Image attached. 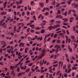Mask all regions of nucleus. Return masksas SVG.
<instances>
[{
	"mask_svg": "<svg viewBox=\"0 0 78 78\" xmlns=\"http://www.w3.org/2000/svg\"><path fill=\"white\" fill-rule=\"evenodd\" d=\"M30 11L27 12V16H29V15H30Z\"/></svg>",
	"mask_w": 78,
	"mask_h": 78,
	"instance_id": "56",
	"label": "nucleus"
},
{
	"mask_svg": "<svg viewBox=\"0 0 78 78\" xmlns=\"http://www.w3.org/2000/svg\"><path fill=\"white\" fill-rule=\"evenodd\" d=\"M62 20H65L64 21V22H67L68 21V19L67 18H66V19H62Z\"/></svg>",
	"mask_w": 78,
	"mask_h": 78,
	"instance_id": "16",
	"label": "nucleus"
},
{
	"mask_svg": "<svg viewBox=\"0 0 78 78\" xmlns=\"http://www.w3.org/2000/svg\"><path fill=\"white\" fill-rule=\"evenodd\" d=\"M30 68H28L26 70V72H27V73H28L30 72Z\"/></svg>",
	"mask_w": 78,
	"mask_h": 78,
	"instance_id": "24",
	"label": "nucleus"
},
{
	"mask_svg": "<svg viewBox=\"0 0 78 78\" xmlns=\"http://www.w3.org/2000/svg\"><path fill=\"white\" fill-rule=\"evenodd\" d=\"M23 2V1L22 0H21L20 1L19 3L20 4H21V3Z\"/></svg>",
	"mask_w": 78,
	"mask_h": 78,
	"instance_id": "59",
	"label": "nucleus"
},
{
	"mask_svg": "<svg viewBox=\"0 0 78 78\" xmlns=\"http://www.w3.org/2000/svg\"><path fill=\"white\" fill-rule=\"evenodd\" d=\"M33 64V63H31L28 65V66H29V67H31V66H32V65Z\"/></svg>",
	"mask_w": 78,
	"mask_h": 78,
	"instance_id": "27",
	"label": "nucleus"
},
{
	"mask_svg": "<svg viewBox=\"0 0 78 78\" xmlns=\"http://www.w3.org/2000/svg\"><path fill=\"white\" fill-rule=\"evenodd\" d=\"M61 30V29L60 28H58L56 29L55 31H59Z\"/></svg>",
	"mask_w": 78,
	"mask_h": 78,
	"instance_id": "43",
	"label": "nucleus"
},
{
	"mask_svg": "<svg viewBox=\"0 0 78 78\" xmlns=\"http://www.w3.org/2000/svg\"><path fill=\"white\" fill-rule=\"evenodd\" d=\"M7 3L8 2L6 1L3 3V5H4V8H5L6 7V4H7Z\"/></svg>",
	"mask_w": 78,
	"mask_h": 78,
	"instance_id": "10",
	"label": "nucleus"
},
{
	"mask_svg": "<svg viewBox=\"0 0 78 78\" xmlns=\"http://www.w3.org/2000/svg\"><path fill=\"white\" fill-rule=\"evenodd\" d=\"M25 72H21V73H20L18 74L17 76H22L23 75V74H25Z\"/></svg>",
	"mask_w": 78,
	"mask_h": 78,
	"instance_id": "5",
	"label": "nucleus"
},
{
	"mask_svg": "<svg viewBox=\"0 0 78 78\" xmlns=\"http://www.w3.org/2000/svg\"><path fill=\"white\" fill-rule=\"evenodd\" d=\"M17 8H18V9H20V8H21V5H19L17 6Z\"/></svg>",
	"mask_w": 78,
	"mask_h": 78,
	"instance_id": "40",
	"label": "nucleus"
},
{
	"mask_svg": "<svg viewBox=\"0 0 78 78\" xmlns=\"http://www.w3.org/2000/svg\"><path fill=\"white\" fill-rule=\"evenodd\" d=\"M62 32H63V33L64 34H66V31L65 30H62Z\"/></svg>",
	"mask_w": 78,
	"mask_h": 78,
	"instance_id": "36",
	"label": "nucleus"
},
{
	"mask_svg": "<svg viewBox=\"0 0 78 78\" xmlns=\"http://www.w3.org/2000/svg\"><path fill=\"white\" fill-rule=\"evenodd\" d=\"M45 53H43L41 55V57H43V56H44V55H45Z\"/></svg>",
	"mask_w": 78,
	"mask_h": 78,
	"instance_id": "48",
	"label": "nucleus"
},
{
	"mask_svg": "<svg viewBox=\"0 0 78 78\" xmlns=\"http://www.w3.org/2000/svg\"><path fill=\"white\" fill-rule=\"evenodd\" d=\"M42 16V14H41L39 15L38 17V19H40L41 18V17Z\"/></svg>",
	"mask_w": 78,
	"mask_h": 78,
	"instance_id": "55",
	"label": "nucleus"
},
{
	"mask_svg": "<svg viewBox=\"0 0 78 78\" xmlns=\"http://www.w3.org/2000/svg\"><path fill=\"white\" fill-rule=\"evenodd\" d=\"M71 71H72V69L69 68L68 70V72L67 73H70V72Z\"/></svg>",
	"mask_w": 78,
	"mask_h": 78,
	"instance_id": "20",
	"label": "nucleus"
},
{
	"mask_svg": "<svg viewBox=\"0 0 78 78\" xmlns=\"http://www.w3.org/2000/svg\"><path fill=\"white\" fill-rule=\"evenodd\" d=\"M36 33L37 34H40V32L39 31H37L36 32Z\"/></svg>",
	"mask_w": 78,
	"mask_h": 78,
	"instance_id": "63",
	"label": "nucleus"
},
{
	"mask_svg": "<svg viewBox=\"0 0 78 78\" xmlns=\"http://www.w3.org/2000/svg\"><path fill=\"white\" fill-rule=\"evenodd\" d=\"M35 14V12L33 11L30 13V15L33 16V15H34Z\"/></svg>",
	"mask_w": 78,
	"mask_h": 78,
	"instance_id": "29",
	"label": "nucleus"
},
{
	"mask_svg": "<svg viewBox=\"0 0 78 78\" xmlns=\"http://www.w3.org/2000/svg\"><path fill=\"white\" fill-rule=\"evenodd\" d=\"M56 18H62V16L61 15H58L56 16Z\"/></svg>",
	"mask_w": 78,
	"mask_h": 78,
	"instance_id": "21",
	"label": "nucleus"
},
{
	"mask_svg": "<svg viewBox=\"0 0 78 78\" xmlns=\"http://www.w3.org/2000/svg\"><path fill=\"white\" fill-rule=\"evenodd\" d=\"M71 39H75V36L72 35L71 36Z\"/></svg>",
	"mask_w": 78,
	"mask_h": 78,
	"instance_id": "41",
	"label": "nucleus"
},
{
	"mask_svg": "<svg viewBox=\"0 0 78 78\" xmlns=\"http://www.w3.org/2000/svg\"><path fill=\"white\" fill-rule=\"evenodd\" d=\"M74 19L73 17H71L69 19V21L70 22H72L73 21V20Z\"/></svg>",
	"mask_w": 78,
	"mask_h": 78,
	"instance_id": "18",
	"label": "nucleus"
},
{
	"mask_svg": "<svg viewBox=\"0 0 78 78\" xmlns=\"http://www.w3.org/2000/svg\"><path fill=\"white\" fill-rule=\"evenodd\" d=\"M61 23V21L60 20L57 21L56 22V23L57 24L60 23Z\"/></svg>",
	"mask_w": 78,
	"mask_h": 78,
	"instance_id": "19",
	"label": "nucleus"
},
{
	"mask_svg": "<svg viewBox=\"0 0 78 78\" xmlns=\"http://www.w3.org/2000/svg\"><path fill=\"white\" fill-rule=\"evenodd\" d=\"M72 5L73 6V5H74V6H75V8H76V7L77 6H78V5L77 4H73Z\"/></svg>",
	"mask_w": 78,
	"mask_h": 78,
	"instance_id": "39",
	"label": "nucleus"
},
{
	"mask_svg": "<svg viewBox=\"0 0 78 78\" xmlns=\"http://www.w3.org/2000/svg\"><path fill=\"white\" fill-rule=\"evenodd\" d=\"M28 41H31V40H32V39H31V37H28Z\"/></svg>",
	"mask_w": 78,
	"mask_h": 78,
	"instance_id": "35",
	"label": "nucleus"
},
{
	"mask_svg": "<svg viewBox=\"0 0 78 78\" xmlns=\"http://www.w3.org/2000/svg\"><path fill=\"white\" fill-rule=\"evenodd\" d=\"M57 36H58V34H56L54 35V38H56Z\"/></svg>",
	"mask_w": 78,
	"mask_h": 78,
	"instance_id": "25",
	"label": "nucleus"
},
{
	"mask_svg": "<svg viewBox=\"0 0 78 78\" xmlns=\"http://www.w3.org/2000/svg\"><path fill=\"white\" fill-rule=\"evenodd\" d=\"M41 29V27H36L35 29V30H40V29Z\"/></svg>",
	"mask_w": 78,
	"mask_h": 78,
	"instance_id": "28",
	"label": "nucleus"
},
{
	"mask_svg": "<svg viewBox=\"0 0 78 78\" xmlns=\"http://www.w3.org/2000/svg\"><path fill=\"white\" fill-rule=\"evenodd\" d=\"M17 72H20V67H18L17 68Z\"/></svg>",
	"mask_w": 78,
	"mask_h": 78,
	"instance_id": "32",
	"label": "nucleus"
},
{
	"mask_svg": "<svg viewBox=\"0 0 78 78\" xmlns=\"http://www.w3.org/2000/svg\"><path fill=\"white\" fill-rule=\"evenodd\" d=\"M52 74H51L49 75V77L50 78H53V77H52Z\"/></svg>",
	"mask_w": 78,
	"mask_h": 78,
	"instance_id": "49",
	"label": "nucleus"
},
{
	"mask_svg": "<svg viewBox=\"0 0 78 78\" xmlns=\"http://www.w3.org/2000/svg\"><path fill=\"white\" fill-rule=\"evenodd\" d=\"M63 66V61H60L59 62V68H60V67H62Z\"/></svg>",
	"mask_w": 78,
	"mask_h": 78,
	"instance_id": "2",
	"label": "nucleus"
},
{
	"mask_svg": "<svg viewBox=\"0 0 78 78\" xmlns=\"http://www.w3.org/2000/svg\"><path fill=\"white\" fill-rule=\"evenodd\" d=\"M4 44H5V42L4 41H2V42L1 44H2V45H4Z\"/></svg>",
	"mask_w": 78,
	"mask_h": 78,
	"instance_id": "57",
	"label": "nucleus"
},
{
	"mask_svg": "<svg viewBox=\"0 0 78 78\" xmlns=\"http://www.w3.org/2000/svg\"><path fill=\"white\" fill-rule=\"evenodd\" d=\"M25 12H22V16H25Z\"/></svg>",
	"mask_w": 78,
	"mask_h": 78,
	"instance_id": "37",
	"label": "nucleus"
},
{
	"mask_svg": "<svg viewBox=\"0 0 78 78\" xmlns=\"http://www.w3.org/2000/svg\"><path fill=\"white\" fill-rule=\"evenodd\" d=\"M68 69H69V68H70V67H71V64H69L68 65Z\"/></svg>",
	"mask_w": 78,
	"mask_h": 78,
	"instance_id": "51",
	"label": "nucleus"
},
{
	"mask_svg": "<svg viewBox=\"0 0 78 78\" xmlns=\"http://www.w3.org/2000/svg\"><path fill=\"white\" fill-rule=\"evenodd\" d=\"M45 62V60H43V61H41L40 62V67H42V65H43V64H44V62Z\"/></svg>",
	"mask_w": 78,
	"mask_h": 78,
	"instance_id": "9",
	"label": "nucleus"
},
{
	"mask_svg": "<svg viewBox=\"0 0 78 78\" xmlns=\"http://www.w3.org/2000/svg\"><path fill=\"white\" fill-rule=\"evenodd\" d=\"M57 44H59V43H61V41L59 40H58L57 41Z\"/></svg>",
	"mask_w": 78,
	"mask_h": 78,
	"instance_id": "31",
	"label": "nucleus"
},
{
	"mask_svg": "<svg viewBox=\"0 0 78 78\" xmlns=\"http://www.w3.org/2000/svg\"><path fill=\"white\" fill-rule=\"evenodd\" d=\"M40 6L41 7H43L44 6V4H43V3H41L40 4Z\"/></svg>",
	"mask_w": 78,
	"mask_h": 78,
	"instance_id": "50",
	"label": "nucleus"
},
{
	"mask_svg": "<svg viewBox=\"0 0 78 78\" xmlns=\"http://www.w3.org/2000/svg\"><path fill=\"white\" fill-rule=\"evenodd\" d=\"M76 69H77V68L75 66H73L72 67V70H76Z\"/></svg>",
	"mask_w": 78,
	"mask_h": 78,
	"instance_id": "23",
	"label": "nucleus"
},
{
	"mask_svg": "<svg viewBox=\"0 0 78 78\" xmlns=\"http://www.w3.org/2000/svg\"><path fill=\"white\" fill-rule=\"evenodd\" d=\"M30 27H31V29H34V28H35V27H34V24H30Z\"/></svg>",
	"mask_w": 78,
	"mask_h": 78,
	"instance_id": "12",
	"label": "nucleus"
},
{
	"mask_svg": "<svg viewBox=\"0 0 78 78\" xmlns=\"http://www.w3.org/2000/svg\"><path fill=\"white\" fill-rule=\"evenodd\" d=\"M68 50L70 52L72 51V48L70 47V46H68Z\"/></svg>",
	"mask_w": 78,
	"mask_h": 78,
	"instance_id": "11",
	"label": "nucleus"
},
{
	"mask_svg": "<svg viewBox=\"0 0 78 78\" xmlns=\"http://www.w3.org/2000/svg\"><path fill=\"white\" fill-rule=\"evenodd\" d=\"M45 31V29H42L41 30V33H42V34H43V33H44Z\"/></svg>",
	"mask_w": 78,
	"mask_h": 78,
	"instance_id": "14",
	"label": "nucleus"
},
{
	"mask_svg": "<svg viewBox=\"0 0 78 78\" xmlns=\"http://www.w3.org/2000/svg\"><path fill=\"white\" fill-rule=\"evenodd\" d=\"M55 48H57V49H59V48H61V46L60 45L57 44L55 46Z\"/></svg>",
	"mask_w": 78,
	"mask_h": 78,
	"instance_id": "7",
	"label": "nucleus"
},
{
	"mask_svg": "<svg viewBox=\"0 0 78 78\" xmlns=\"http://www.w3.org/2000/svg\"><path fill=\"white\" fill-rule=\"evenodd\" d=\"M66 66H67L66 65H65L63 66V70H65V69H66Z\"/></svg>",
	"mask_w": 78,
	"mask_h": 78,
	"instance_id": "33",
	"label": "nucleus"
},
{
	"mask_svg": "<svg viewBox=\"0 0 78 78\" xmlns=\"http://www.w3.org/2000/svg\"><path fill=\"white\" fill-rule=\"evenodd\" d=\"M14 31H16V26H14Z\"/></svg>",
	"mask_w": 78,
	"mask_h": 78,
	"instance_id": "47",
	"label": "nucleus"
},
{
	"mask_svg": "<svg viewBox=\"0 0 78 78\" xmlns=\"http://www.w3.org/2000/svg\"><path fill=\"white\" fill-rule=\"evenodd\" d=\"M59 73H60V71H58L57 73H56L57 75H59Z\"/></svg>",
	"mask_w": 78,
	"mask_h": 78,
	"instance_id": "38",
	"label": "nucleus"
},
{
	"mask_svg": "<svg viewBox=\"0 0 78 78\" xmlns=\"http://www.w3.org/2000/svg\"><path fill=\"white\" fill-rule=\"evenodd\" d=\"M30 32H31V33H34L35 32V31L34 30L31 29L30 30Z\"/></svg>",
	"mask_w": 78,
	"mask_h": 78,
	"instance_id": "42",
	"label": "nucleus"
},
{
	"mask_svg": "<svg viewBox=\"0 0 78 78\" xmlns=\"http://www.w3.org/2000/svg\"><path fill=\"white\" fill-rule=\"evenodd\" d=\"M55 20H51V21H50V22L51 23L52 22H55Z\"/></svg>",
	"mask_w": 78,
	"mask_h": 78,
	"instance_id": "46",
	"label": "nucleus"
},
{
	"mask_svg": "<svg viewBox=\"0 0 78 78\" xmlns=\"http://www.w3.org/2000/svg\"><path fill=\"white\" fill-rule=\"evenodd\" d=\"M15 69V66H10V69H11V70H12V69Z\"/></svg>",
	"mask_w": 78,
	"mask_h": 78,
	"instance_id": "17",
	"label": "nucleus"
},
{
	"mask_svg": "<svg viewBox=\"0 0 78 78\" xmlns=\"http://www.w3.org/2000/svg\"><path fill=\"white\" fill-rule=\"evenodd\" d=\"M65 56L66 58V60L68 62H70V59H69V55L67 54H66L65 55Z\"/></svg>",
	"mask_w": 78,
	"mask_h": 78,
	"instance_id": "3",
	"label": "nucleus"
},
{
	"mask_svg": "<svg viewBox=\"0 0 78 78\" xmlns=\"http://www.w3.org/2000/svg\"><path fill=\"white\" fill-rule=\"evenodd\" d=\"M58 66V63L54 65H53V67H56Z\"/></svg>",
	"mask_w": 78,
	"mask_h": 78,
	"instance_id": "30",
	"label": "nucleus"
},
{
	"mask_svg": "<svg viewBox=\"0 0 78 78\" xmlns=\"http://www.w3.org/2000/svg\"><path fill=\"white\" fill-rule=\"evenodd\" d=\"M55 42H56V40H53L52 41V44H54V43H55Z\"/></svg>",
	"mask_w": 78,
	"mask_h": 78,
	"instance_id": "61",
	"label": "nucleus"
},
{
	"mask_svg": "<svg viewBox=\"0 0 78 78\" xmlns=\"http://www.w3.org/2000/svg\"><path fill=\"white\" fill-rule=\"evenodd\" d=\"M4 21H5V19H3L2 21H1L0 23V26H1V25H2V24Z\"/></svg>",
	"mask_w": 78,
	"mask_h": 78,
	"instance_id": "22",
	"label": "nucleus"
},
{
	"mask_svg": "<svg viewBox=\"0 0 78 78\" xmlns=\"http://www.w3.org/2000/svg\"><path fill=\"white\" fill-rule=\"evenodd\" d=\"M25 44V43H23L22 42H21L20 44H19V47H24V45Z\"/></svg>",
	"mask_w": 78,
	"mask_h": 78,
	"instance_id": "6",
	"label": "nucleus"
},
{
	"mask_svg": "<svg viewBox=\"0 0 78 78\" xmlns=\"http://www.w3.org/2000/svg\"><path fill=\"white\" fill-rule=\"evenodd\" d=\"M61 27V25L60 24H57L56 25H55L54 27H53V29H55V28H59Z\"/></svg>",
	"mask_w": 78,
	"mask_h": 78,
	"instance_id": "4",
	"label": "nucleus"
},
{
	"mask_svg": "<svg viewBox=\"0 0 78 78\" xmlns=\"http://www.w3.org/2000/svg\"><path fill=\"white\" fill-rule=\"evenodd\" d=\"M58 14H61V11H60L59 10L58 11Z\"/></svg>",
	"mask_w": 78,
	"mask_h": 78,
	"instance_id": "64",
	"label": "nucleus"
},
{
	"mask_svg": "<svg viewBox=\"0 0 78 78\" xmlns=\"http://www.w3.org/2000/svg\"><path fill=\"white\" fill-rule=\"evenodd\" d=\"M66 43H67V42H68L69 44H70L71 42V39L70 38L69 39V37H68L67 35L66 36Z\"/></svg>",
	"mask_w": 78,
	"mask_h": 78,
	"instance_id": "1",
	"label": "nucleus"
},
{
	"mask_svg": "<svg viewBox=\"0 0 78 78\" xmlns=\"http://www.w3.org/2000/svg\"><path fill=\"white\" fill-rule=\"evenodd\" d=\"M5 78H11V77L10 76H5Z\"/></svg>",
	"mask_w": 78,
	"mask_h": 78,
	"instance_id": "60",
	"label": "nucleus"
},
{
	"mask_svg": "<svg viewBox=\"0 0 78 78\" xmlns=\"http://www.w3.org/2000/svg\"><path fill=\"white\" fill-rule=\"evenodd\" d=\"M49 13H48V12H46L45 13V16H48L49 15Z\"/></svg>",
	"mask_w": 78,
	"mask_h": 78,
	"instance_id": "52",
	"label": "nucleus"
},
{
	"mask_svg": "<svg viewBox=\"0 0 78 78\" xmlns=\"http://www.w3.org/2000/svg\"><path fill=\"white\" fill-rule=\"evenodd\" d=\"M46 25V23H42L41 24V25H42V26H44V25Z\"/></svg>",
	"mask_w": 78,
	"mask_h": 78,
	"instance_id": "53",
	"label": "nucleus"
},
{
	"mask_svg": "<svg viewBox=\"0 0 78 78\" xmlns=\"http://www.w3.org/2000/svg\"><path fill=\"white\" fill-rule=\"evenodd\" d=\"M63 25H69V23H63Z\"/></svg>",
	"mask_w": 78,
	"mask_h": 78,
	"instance_id": "62",
	"label": "nucleus"
},
{
	"mask_svg": "<svg viewBox=\"0 0 78 78\" xmlns=\"http://www.w3.org/2000/svg\"><path fill=\"white\" fill-rule=\"evenodd\" d=\"M72 2V0H70L69 1H68V5H70V3Z\"/></svg>",
	"mask_w": 78,
	"mask_h": 78,
	"instance_id": "34",
	"label": "nucleus"
},
{
	"mask_svg": "<svg viewBox=\"0 0 78 78\" xmlns=\"http://www.w3.org/2000/svg\"><path fill=\"white\" fill-rule=\"evenodd\" d=\"M42 53H45V49H44L42 51Z\"/></svg>",
	"mask_w": 78,
	"mask_h": 78,
	"instance_id": "58",
	"label": "nucleus"
},
{
	"mask_svg": "<svg viewBox=\"0 0 78 78\" xmlns=\"http://www.w3.org/2000/svg\"><path fill=\"white\" fill-rule=\"evenodd\" d=\"M29 49V48H26L25 49V52L26 53H27V52H28V49Z\"/></svg>",
	"mask_w": 78,
	"mask_h": 78,
	"instance_id": "13",
	"label": "nucleus"
},
{
	"mask_svg": "<svg viewBox=\"0 0 78 78\" xmlns=\"http://www.w3.org/2000/svg\"><path fill=\"white\" fill-rule=\"evenodd\" d=\"M33 19H34V20H36V18L35 16H34L33 17Z\"/></svg>",
	"mask_w": 78,
	"mask_h": 78,
	"instance_id": "44",
	"label": "nucleus"
},
{
	"mask_svg": "<svg viewBox=\"0 0 78 78\" xmlns=\"http://www.w3.org/2000/svg\"><path fill=\"white\" fill-rule=\"evenodd\" d=\"M52 28H53V27L52 26H51L48 27V29L49 30V31H51V29H52Z\"/></svg>",
	"mask_w": 78,
	"mask_h": 78,
	"instance_id": "15",
	"label": "nucleus"
},
{
	"mask_svg": "<svg viewBox=\"0 0 78 78\" xmlns=\"http://www.w3.org/2000/svg\"><path fill=\"white\" fill-rule=\"evenodd\" d=\"M6 44H5L4 45H3V46H2V48H5V47H6Z\"/></svg>",
	"mask_w": 78,
	"mask_h": 78,
	"instance_id": "54",
	"label": "nucleus"
},
{
	"mask_svg": "<svg viewBox=\"0 0 78 78\" xmlns=\"http://www.w3.org/2000/svg\"><path fill=\"white\" fill-rule=\"evenodd\" d=\"M15 72L14 70H12L11 72V75H13L14 74L13 76H12L13 78H14V76H15V75H16V73H15Z\"/></svg>",
	"mask_w": 78,
	"mask_h": 78,
	"instance_id": "8",
	"label": "nucleus"
},
{
	"mask_svg": "<svg viewBox=\"0 0 78 78\" xmlns=\"http://www.w3.org/2000/svg\"><path fill=\"white\" fill-rule=\"evenodd\" d=\"M64 76L65 77V78H67L68 76L67 74L65 73L64 74Z\"/></svg>",
	"mask_w": 78,
	"mask_h": 78,
	"instance_id": "26",
	"label": "nucleus"
},
{
	"mask_svg": "<svg viewBox=\"0 0 78 78\" xmlns=\"http://www.w3.org/2000/svg\"><path fill=\"white\" fill-rule=\"evenodd\" d=\"M31 62V61L30 60H27L26 61V63H29Z\"/></svg>",
	"mask_w": 78,
	"mask_h": 78,
	"instance_id": "45",
	"label": "nucleus"
}]
</instances>
